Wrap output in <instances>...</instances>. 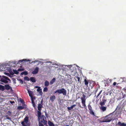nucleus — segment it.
<instances>
[{"label": "nucleus", "instance_id": "obj_35", "mask_svg": "<svg viewBox=\"0 0 126 126\" xmlns=\"http://www.w3.org/2000/svg\"><path fill=\"white\" fill-rule=\"evenodd\" d=\"M20 101L22 103H23L24 102V100L21 98L19 99Z\"/></svg>", "mask_w": 126, "mask_h": 126}, {"label": "nucleus", "instance_id": "obj_52", "mask_svg": "<svg viewBox=\"0 0 126 126\" xmlns=\"http://www.w3.org/2000/svg\"><path fill=\"white\" fill-rule=\"evenodd\" d=\"M65 126H69L68 125H66Z\"/></svg>", "mask_w": 126, "mask_h": 126}, {"label": "nucleus", "instance_id": "obj_3", "mask_svg": "<svg viewBox=\"0 0 126 126\" xmlns=\"http://www.w3.org/2000/svg\"><path fill=\"white\" fill-rule=\"evenodd\" d=\"M2 78H0V81L5 83H7L8 82V81L7 80L9 81V82H10L11 81L10 80L8 77L3 76H2Z\"/></svg>", "mask_w": 126, "mask_h": 126}, {"label": "nucleus", "instance_id": "obj_29", "mask_svg": "<svg viewBox=\"0 0 126 126\" xmlns=\"http://www.w3.org/2000/svg\"><path fill=\"white\" fill-rule=\"evenodd\" d=\"M24 108V107L22 106H19L17 108V109L18 110H22Z\"/></svg>", "mask_w": 126, "mask_h": 126}, {"label": "nucleus", "instance_id": "obj_20", "mask_svg": "<svg viewBox=\"0 0 126 126\" xmlns=\"http://www.w3.org/2000/svg\"><path fill=\"white\" fill-rule=\"evenodd\" d=\"M55 80L56 79L55 78H53L50 81V84L51 85L53 84V83L55 81Z\"/></svg>", "mask_w": 126, "mask_h": 126}, {"label": "nucleus", "instance_id": "obj_48", "mask_svg": "<svg viewBox=\"0 0 126 126\" xmlns=\"http://www.w3.org/2000/svg\"><path fill=\"white\" fill-rule=\"evenodd\" d=\"M45 115L47 117H47H48V116H47V113L46 112H45Z\"/></svg>", "mask_w": 126, "mask_h": 126}, {"label": "nucleus", "instance_id": "obj_28", "mask_svg": "<svg viewBox=\"0 0 126 126\" xmlns=\"http://www.w3.org/2000/svg\"><path fill=\"white\" fill-rule=\"evenodd\" d=\"M24 80H27V81H29L30 80V79L29 78L27 77V76H26L25 77H24Z\"/></svg>", "mask_w": 126, "mask_h": 126}, {"label": "nucleus", "instance_id": "obj_9", "mask_svg": "<svg viewBox=\"0 0 126 126\" xmlns=\"http://www.w3.org/2000/svg\"><path fill=\"white\" fill-rule=\"evenodd\" d=\"M39 70V68L36 67L35 68L34 70L32 71V73L33 74H35L38 72Z\"/></svg>", "mask_w": 126, "mask_h": 126}, {"label": "nucleus", "instance_id": "obj_7", "mask_svg": "<svg viewBox=\"0 0 126 126\" xmlns=\"http://www.w3.org/2000/svg\"><path fill=\"white\" fill-rule=\"evenodd\" d=\"M11 112L9 111H8L7 112L5 116V117L6 118V119L11 120V119L10 117V116L11 115Z\"/></svg>", "mask_w": 126, "mask_h": 126}, {"label": "nucleus", "instance_id": "obj_51", "mask_svg": "<svg viewBox=\"0 0 126 126\" xmlns=\"http://www.w3.org/2000/svg\"><path fill=\"white\" fill-rule=\"evenodd\" d=\"M16 62H14V64H16Z\"/></svg>", "mask_w": 126, "mask_h": 126}, {"label": "nucleus", "instance_id": "obj_45", "mask_svg": "<svg viewBox=\"0 0 126 126\" xmlns=\"http://www.w3.org/2000/svg\"><path fill=\"white\" fill-rule=\"evenodd\" d=\"M32 104H34V103H35L34 100H32Z\"/></svg>", "mask_w": 126, "mask_h": 126}, {"label": "nucleus", "instance_id": "obj_5", "mask_svg": "<svg viewBox=\"0 0 126 126\" xmlns=\"http://www.w3.org/2000/svg\"><path fill=\"white\" fill-rule=\"evenodd\" d=\"M85 98L86 96L84 94H83V97H81V98L82 106L85 108V107H86L85 104L86 100Z\"/></svg>", "mask_w": 126, "mask_h": 126}, {"label": "nucleus", "instance_id": "obj_16", "mask_svg": "<svg viewBox=\"0 0 126 126\" xmlns=\"http://www.w3.org/2000/svg\"><path fill=\"white\" fill-rule=\"evenodd\" d=\"M48 125L50 126H55V125L54 123L49 120L48 121Z\"/></svg>", "mask_w": 126, "mask_h": 126}, {"label": "nucleus", "instance_id": "obj_1", "mask_svg": "<svg viewBox=\"0 0 126 126\" xmlns=\"http://www.w3.org/2000/svg\"><path fill=\"white\" fill-rule=\"evenodd\" d=\"M29 121V117L26 116L24 119V121L21 123L22 126H29L30 125L28 123Z\"/></svg>", "mask_w": 126, "mask_h": 126}, {"label": "nucleus", "instance_id": "obj_2", "mask_svg": "<svg viewBox=\"0 0 126 126\" xmlns=\"http://www.w3.org/2000/svg\"><path fill=\"white\" fill-rule=\"evenodd\" d=\"M55 93H58L59 94H62L64 95H65L66 94V90L64 88L60 89L54 92Z\"/></svg>", "mask_w": 126, "mask_h": 126}, {"label": "nucleus", "instance_id": "obj_38", "mask_svg": "<svg viewBox=\"0 0 126 126\" xmlns=\"http://www.w3.org/2000/svg\"><path fill=\"white\" fill-rule=\"evenodd\" d=\"M76 77L78 79V81L79 82L80 81V78L79 77L77 76V77Z\"/></svg>", "mask_w": 126, "mask_h": 126}, {"label": "nucleus", "instance_id": "obj_36", "mask_svg": "<svg viewBox=\"0 0 126 126\" xmlns=\"http://www.w3.org/2000/svg\"><path fill=\"white\" fill-rule=\"evenodd\" d=\"M102 90H101L99 93L98 94L97 96L96 97V98H97L99 95H100L101 94L102 91Z\"/></svg>", "mask_w": 126, "mask_h": 126}, {"label": "nucleus", "instance_id": "obj_50", "mask_svg": "<svg viewBox=\"0 0 126 126\" xmlns=\"http://www.w3.org/2000/svg\"><path fill=\"white\" fill-rule=\"evenodd\" d=\"M98 90V89H97L95 91V92L96 93V92Z\"/></svg>", "mask_w": 126, "mask_h": 126}, {"label": "nucleus", "instance_id": "obj_25", "mask_svg": "<svg viewBox=\"0 0 126 126\" xmlns=\"http://www.w3.org/2000/svg\"><path fill=\"white\" fill-rule=\"evenodd\" d=\"M28 92L29 96L30 97L32 96V91H29V90H28Z\"/></svg>", "mask_w": 126, "mask_h": 126}, {"label": "nucleus", "instance_id": "obj_8", "mask_svg": "<svg viewBox=\"0 0 126 126\" xmlns=\"http://www.w3.org/2000/svg\"><path fill=\"white\" fill-rule=\"evenodd\" d=\"M41 120L43 121V123L45 125H46L47 124V121L46 120V118L45 116L42 115L41 116Z\"/></svg>", "mask_w": 126, "mask_h": 126}, {"label": "nucleus", "instance_id": "obj_40", "mask_svg": "<svg viewBox=\"0 0 126 126\" xmlns=\"http://www.w3.org/2000/svg\"><path fill=\"white\" fill-rule=\"evenodd\" d=\"M38 62V61H32V63H35L36 62Z\"/></svg>", "mask_w": 126, "mask_h": 126}, {"label": "nucleus", "instance_id": "obj_15", "mask_svg": "<svg viewBox=\"0 0 126 126\" xmlns=\"http://www.w3.org/2000/svg\"><path fill=\"white\" fill-rule=\"evenodd\" d=\"M43 105L41 104H38V109L39 111H41L42 108L43 107Z\"/></svg>", "mask_w": 126, "mask_h": 126}, {"label": "nucleus", "instance_id": "obj_31", "mask_svg": "<svg viewBox=\"0 0 126 126\" xmlns=\"http://www.w3.org/2000/svg\"><path fill=\"white\" fill-rule=\"evenodd\" d=\"M13 72H14V73L16 74H17L19 73L16 70H14Z\"/></svg>", "mask_w": 126, "mask_h": 126}, {"label": "nucleus", "instance_id": "obj_19", "mask_svg": "<svg viewBox=\"0 0 126 126\" xmlns=\"http://www.w3.org/2000/svg\"><path fill=\"white\" fill-rule=\"evenodd\" d=\"M30 80L33 82H36V80L33 77H31L30 78Z\"/></svg>", "mask_w": 126, "mask_h": 126}, {"label": "nucleus", "instance_id": "obj_24", "mask_svg": "<svg viewBox=\"0 0 126 126\" xmlns=\"http://www.w3.org/2000/svg\"><path fill=\"white\" fill-rule=\"evenodd\" d=\"M84 84L86 86H88L89 81L85 79H84Z\"/></svg>", "mask_w": 126, "mask_h": 126}, {"label": "nucleus", "instance_id": "obj_11", "mask_svg": "<svg viewBox=\"0 0 126 126\" xmlns=\"http://www.w3.org/2000/svg\"><path fill=\"white\" fill-rule=\"evenodd\" d=\"M117 125L118 126H126V124L124 123H121L119 122H118Z\"/></svg>", "mask_w": 126, "mask_h": 126}, {"label": "nucleus", "instance_id": "obj_44", "mask_svg": "<svg viewBox=\"0 0 126 126\" xmlns=\"http://www.w3.org/2000/svg\"><path fill=\"white\" fill-rule=\"evenodd\" d=\"M32 105H33V106L34 108H36V107H35V103H34V104H32Z\"/></svg>", "mask_w": 126, "mask_h": 126}, {"label": "nucleus", "instance_id": "obj_46", "mask_svg": "<svg viewBox=\"0 0 126 126\" xmlns=\"http://www.w3.org/2000/svg\"><path fill=\"white\" fill-rule=\"evenodd\" d=\"M116 82H114L113 83V85L114 86H115L116 85Z\"/></svg>", "mask_w": 126, "mask_h": 126}, {"label": "nucleus", "instance_id": "obj_18", "mask_svg": "<svg viewBox=\"0 0 126 126\" xmlns=\"http://www.w3.org/2000/svg\"><path fill=\"white\" fill-rule=\"evenodd\" d=\"M5 89L4 86L0 85V90L3 91Z\"/></svg>", "mask_w": 126, "mask_h": 126}, {"label": "nucleus", "instance_id": "obj_56", "mask_svg": "<svg viewBox=\"0 0 126 126\" xmlns=\"http://www.w3.org/2000/svg\"><path fill=\"white\" fill-rule=\"evenodd\" d=\"M15 83V82H14Z\"/></svg>", "mask_w": 126, "mask_h": 126}, {"label": "nucleus", "instance_id": "obj_17", "mask_svg": "<svg viewBox=\"0 0 126 126\" xmlns=\"http://www.w3.org/2000/svg\"><path fill=\"white\" fill-rule=\"evenodd\" d=\"M37 91L38 92L40 93L41 95L43 93L42 92V89H41L40 87H39L37 89Z\"/></svg>", "mask_w": 126, "mask_h": 126}, {"label": "nucleus", "instance_id": "obj_21", "mask_svg": "<svg viewBox=\"0 0 126 126\" xmlns=\"http://www.w3.org/2000/svg\"><path fill=\"white\" fill-rule=\"evenodd\" d=\"M49 83L47 80H46L45 82V85L46 87L48 86L49 85Z\"/></svg>", "mask_w": 126, "mask_h": 126}, {"label": "nucleus", "instance_id": "obj_34", "mask_svg": "<svg viewBox=\"0 0 126 126\" xmlns=\"http://www.w3.org/2000/svg\"><path fill=\"white\" fill-rule=\"evenodd\" d=\"M31 97V101H32V100H34V99H35V97H33V96H32V97Z\"/></svg>", "mask_w": 126, "mask_h": 126}, {"label": "nucleus", "instance_id": "obj_6", "mask_svg": "<svg viewBox=\"0 0 126 126\" xmlns=\"http://www.w3.org/2000/svg\"><path fill=\"white\" fill-rule=\"evenodd\" d=\"M91 103V102H90L88 106V108L89 110V113L91 115L94 116V113L92 109V107L90 105V103Z\"/></svg>", "mask_w": 126, "mask_h": 126}, {"label": "nucleus", "instance_id": "obj_54", "mask_svg": "<svg viewBox=\"0 0 126 126\" xmlns=\"http://www.w3.org/2000/svg\"><path fill=\"white\" fill-rule=\"evenodd\" d=\"M80 98V97L79 96L78 97V98Z\"/></svg>", "mask_w": 126, "mask_h": 126}, {"label": "nucleus", "instance_id": "obj_23", "mask_svg": "<svg viewBox=\"0 0 126 126\" xmlns=\"http://www.w3.org/2000/svg\"><path fill=\"white\" fill-rule=\"evenodd\" d=\"M43 121L42 120L41 121H39V126H44L43 124L42 123Z\"/></svg>", "mask_w": 126, "mask_h": 126}, {"label": "nucleus", "instance_id": "obj_14", "mask_svg": "<svg viewBox=\"0 0 126 126\" xmlns=\"http://www.w3.org/2000/svg\"><path fill=\"white\" fill-rule=\"evenodd\" d=\"M100 109L101 110L104 112L106 110L107 107H106L103 106H101V107H100Z\"/></svg>", "mask_w": 126, "mask_h": 126}, {"label": "nucleus", "instance_id": "obj_43", "mask_svg": "<svg viewBox=\"0 0 126 126\" xmlns=\"http://www.w3.org/2000/svg\"><path fill=\"white\" fill-rule=\"evenodd\" d=\"M41 104L42 105H43V100L42 99V100L41 101V104Z\"/></svg>", "mask_w": 126, "mask_h": 126}, {"label": "nucleus", "instance_id": "obj_32", "mask_svg": "<svg viewBox=\"0 0 126 126\" xmlns=\"http://www.w3.org/2000/svg\"><path fill=\"white\" fill-rule=\"evenodd\" d=\"M24 70V69L23 68H19L17 70V71H22Z\"/></svg>", "mask_w": 126, "mask_h": 126}, {"label": "nucleus", "instance_id": "obj_41", "mask_svg": "<svg viewBox=\"0 0 126 126\" xmlns=\"http://www.w3.org/2000/svg\"><path fill=\"white\" fill-rule=\"evenodd\" d=\"M41 118V116H40V117H39V116H38V120H39V121H40V119Z\"/></svg>", "mask_w": 126, "mask_h": 126}, {"label": "nucleus", "instance_id": "obj_12", "mask_svg": "<svg viewBox=\"0 0 126 126\" xmlns=\"http://www.w3.org/2000/svg\"><path fill=\"white\" fill-rule=\"evenodd\" d=\"M106 101V100L105 99H103L102 101L100 103V104L101 105V106H103L104 105H105V103Z\"/></svg>", "mask_w": 126, "mask_h": 126}, {"label": "nucleus", "instance_id": "obj_55", "mask_svg": "<svg viewBox=\"0 0 126 126\" xmlns=\"http://www.w3.org/2000/svg\"><path fill=\"white\" fill-rule=\"evenodd\" d=\"M0 77H1V76H0Z\"/></svg>", "mask_w": 126, "mask_h": 126}, {"label": "nucleus", "instance_id": "obj_49", "mask_svg": "<svg viewBox=\"0 0 126 126\" xmlns=\"http://www.w3.org/2000/svg\"><path fill=\"white\" fill-rule=\"evenodd\" d=\"M39 87V86H35V87L36 88H38Z\"/></svg>", "mask_w": 126, "mask_h": 126}, {"label": "nucleus", "instance_id": "obj_4", "mask_svg": "<svg viewBox=\"0 0 126 126\" xmlns=\"http://www.w3.org/2000/svg\"><path fill=\"white\" fill-rule=\"evenodd\" d=\"M112 119L113 117L110 115H109L105 117L104 119L103 120V122H109Z\"/></svg>", "mask_w": 126, "mask_h": 126}, {"label": "nucleus", "instance_id": "obj_47", "mask_svg": "<svg viewBox=\"0 0 126 126\" xmlns=\"http://www.w3.org/2000/svg\"><path fill=\"white\" fill-rule=\"evenodd\" d=\"M76 106V104H74L72 105V107L73 108L74 107H75Z\"/></svg>", "mask_w": 126, "mask_h": 126}, {"label": "nucleus", "instance_id": "obj_53", "mask_svg": "<svg viewBox=\"0 0 126 126\" xmlns=\"http://www.w3.org/2000/svg\"><path fill=\"white\" fill-rule=\"evenodd\" d=\"M0 83L1 84H3L2 83Z\"/></svg>", "mask_w": 126, "mask_h": 126}, {"label": "nucleus", "instance_id": "obj_33", "mask_svg": "<svg viewBox=\"0 0 126 126\" xmlns=\"http://www.w3.org/2000/svg\"><path fill=\"white\" fill-rule=\"evenodd\" d=\"M67 108L68 110H71L73 109V108L72 107V106H71L70 107H67Z\"/></svg>", "mask_w": 126, "mask_h": 126}, {"label": "nucleus", "instance_id": "obj_13", "mask_svg": "<svg viewBox=\"0 0 126 126\" xmlns=\"http://www.w3.org/2000/svg\"><path fill=\"white\" fill-rule=\"evenodd\" d=\"M4 86L5 88V89L7 90H9L10 89H12V88L9 85H5Z\"/></svg>", "mask_w": 126, "mask_h": 126}, {"label": "nucleus", "instance_id": "obj_39", "mask_svg": "<svg viewBox=\"0 0 126 126\" xmlns=\"http://www.w3.org/2000/svg\"><path fill=\"white\" fill-rule=\"evenodd\" d=\"M19 80H20V83L21 84H22L23 83V81L21 79H20Z\"/></svg>", "mask_w": 126, "mask_h": 126}, {"label": "nucleus", "instance_id": "obj_26", "mask_svg": "<svg viewBox=\"0 0 126 126\" xmlns=\"http://www.w3.org/2000/svg\"><path fill=\"white\" fill-rule=\"evenodd\" d=\"M28 74V73L27 72L25 71L21 73V75H22L24 74L25 75H27Z\"/></svg>", "mask_w": 126, "mask_h": 126}, {"label": "nucleus", "instance_id": "obj_10", "mask_svg": "<svg viewBox=\"0 0 126 126\" xmlns=\"http://www.w3.org/2000/svg\"><path fill=\"white\" fill-rule=\"evenodd\" d=\"M56 98L55 95H53L50 96V100L51 102H53Z\"/></svg>", "mask_w": 126, "mask_h": 126}, {"label": "nucleus", "instance_id": "obj_30", "mask_svg": "<svg viewBox=\"0 0 126 126\" xmlns=\"http://www.w3.org/2000/svg\"><path fill=\"white\" fill-rule=\"evenodd\" d=\"M37 112L38 116H39V117L41 116V111H38Z\"/></svg>", "mask_w": 126, "mask_h": 126}, {"label": "nucleus", "instance_id": "obj_22", "mask_svg": "<svg viewBox=\"0 0 126 126\" xmlns=\"http://www.w3.org/2000/svg\"><path fill=\"white\" fill-rule=\"evenodd\" d=\"M27 60L26 59H23L21 60H19L18 62L17 63V64H20V63H22V62H23V61H26Z\"/></svg>", "mask_w": 126, "mask_h": 126}, {"label": "nucleus", "instance_id": "obj_27", "mask_svg": "<svg viewBox=\"0 0 126 126\" xmlns=\"http://www.w3.org/2000/svg\"><path fill=\"white\" fill-rule=\"evenodd\" d=\"M48 89L46 87L44 88L43 89V92H47V91Z\"/></svg>", "mask_w": 126, "mask_h": 126}, {"label": "nucleus", "instance_id": "obj_57", "mask_svg": "<svg viewBox=\"0 0 126 126\" xmlns=\"http://www.w3.org/2000/svg\"><path fill=\"white\" fill-rule=\"evenodd\" d=\"M46 126H48L47 125Z\"/></svg>", "mask_w": 126, "mask_h": 126}, {"label": "nucleus", "instance_id": "obj_42", "mask_svg": "<svg viewBox=\"0 0 126 126\" xmlns=\"http://www.w3.org/2000/svg\"><path fill=\"white\" fill-rule=\"evenodd\" d=\"M10 102L11 104L14 103H15V102L14 101H10Z\"/></svg>", "mask_w": 126, "mask_h": 126}, {"label": "nucleus", "instance_id": "obj_37", "mask_svg": "<svg viewBox=\"0 0 126 126\" xmlns=\"http://www.w3.org/2000/svg\"><path fill=\"white\" fill-rule=\"evenodd\" d=\"M123 94V93H122V94L123 95V97H122V98L126 97V94Z\"/></svg>", "mask_w": 126, "mask_h": 126}]
</instances>
